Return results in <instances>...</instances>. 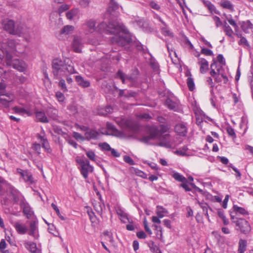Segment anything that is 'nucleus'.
Wrapping results in <instances>:
<instances>
[{"mask_svg":"<svg viewBox=\"0 0 253 253\" xmlns=\"http://www.w3.org/2000/svg\"><path fill=\"white\" fill-rule=\"evenodd\" d=\"M96 21L93 19L86 21L85 25L89 33L97 32L113 34L114 36L112 38V42L122 46L129 44L131 42V35L123 25L116 22H110L108 24L102 22L96 27Z\"/></svg>","mask_w":253,"mask_h":253,"instance_id":"1","label":"nucleus"},{"mask_svg":"<svg viewBox=\"0 0 253 253\" xmlns=\"http://www.w3.org/2000/svg\"><path fill=\"white\" fill-rule=\"evenodd\" d=\"M5 60L7 66H12L20 72H24L27 68V65L24 62L17 59H12L10 54H6Z\"/></svg>","mask_w":253,"mask_h":253,"instance_id":"2","label":"nucleus"},{"mask_svg":"<svg viewBox=\"0 0 253 253\" xmlns=\"http://www.w3.org/2000/svg\"><path fill=\"white\" fill-rule=\"evenodd\" d=\"M231 218L235 223L237 229H239L241 232L247 234L251 230V227L248 222L243 218H237L233 215H231Z\"/></svg>","mask_w":253,"mask_h":253,"instance_id":"3","label":"nucleus"},{"mask_svg":"<svg viewBox=\"0 0 253 253\" xmlns=\"http://www.w3.org/2000/svg\"><path fill=\"white\" fill-rule=\"evenodd\" d=\"M77 162L81 166V172L83 177L85 179L87 178L88 177V173L93 171V167L90 165L89 161L87 159H78Z\"/></svg>","mask_w":253,"mask_h":253,"instance_id":"4","label":"nucleus"},{"mask_svg":"<svg viewBox=\"0 0 253 253\" xmlns=\"http://www.w3.org/2000/svg\"><path fill=\"white\" fill-rule=\"evenodd\" d=\"M64 64V62L60 59L56 58L53 60L52 67L53 75L55 77L57 78L64 75V73H62Z\"/></svg>","mask_w":253,"mask_h":253,"instance_id":"5","label":"nucleus"},{"mask_svg":"<svg viewBox=\"0 0 253 253\" xmlns=\"http://www.w3.org/2000/svg\"><path fill=\"white\" fill-rule=\"evenodd\" d=\"M116 122L122 128L134 130L137 127V124L130 119L117 118Z\"/></svg>","mask_w":253,"mask_h":253,"instance_id":"6","label":"nucleus"},{"mask_svg":"<svg viewBox=\"0 0 253 253\" xmlns=\"http://www.w3.org/2000/svg\"><path fill=\"white\" fill-rule=\"evenodd\" d=\"M0 95L5 96L7 97V98H5L3 97H0V104L5 108L9 107L10 103L13 101L14 100V96L11 93H4L2 91H0Z\"/></svg>","mask_w":253,"mask_h":253,"instance_id":"7","label":"nucleus"},{"mask_svg":"<svg viewBox=\"0 0 253 253\" xmlns=\"http://www.w3.org/2000/svg\"><path fill=\"white\" fill-rule=\"evenodd\" d=\"M17 172L20 174L25 182L32 184L34 182L32 174L28 170H24L21 169H17Z\"/></svg>","mask_w":253,"mask_h":253,"instance_id":"8","label":"nucleus"},{"mask_svg":"<svg viewBox=\"0 0 253 253\" xmlns=\"http://www.w3.org/2000/svg\"><path fill=\"white\" fill-rule=\"evenodd\" d=\"M85 140H90L91 139L96 140L98 139L101 134L97 130L93 129H88L84 133Z\"/></svg>","mask_w":253,"mask_h":253,"instance_id":"9","label":"nucleus"},{"mask_svg":"<svg viewBox=\"0 0 253 253\" xmlns=\"http://www.w3.org/2000/svg\"><path fill=\"white\" fill-rule=\"evenodd\" d=\"M224 65L218 63L216 61H213L211 65L210 74L211 76H215L216 74L225 71L223 66Z\"/></svg>","mask_w":253,"mask_h":253,"instance_id":"10","label":"nucleus"},{"mask_svg":"<svg viewBox=\"0 0 253 253\" xmlns=\"http://www.w3.org/2000/svg\"><path fill=\"white\" fill-rule=\"evenodd\" d=\"M83 43L82 39L79 36H75L72 43V48L74 51L81 52Z\"/></svg>","mask_w":253,"mask_h":253,"instance_id":"11","label":"nucleus"},{"mask_svg":"<svg viewBox=\"0 0 253 253\" xmlns=\"http://www.w3.org/2000/svg\"><path fill=\"white\" fill-rule=\"evenodd\" d=\"M159 131L156 127H153L150 131L149 136H144L141 139V141L145 143H148L151 139H155L158 137Z\"/></svg>","mask_w":253,"mask_h":253,"instance_id":"12","label":"nucleus"},{"mask_svg":"<svg viewBox=\"0 0 253 253\" xmlns=\"http://www.w3.org/2000/svg\"><path fill=\"white\" fill-rule=\"evenodd\" d=\"M160 141L158 144L159 146H163L166 148H170L171 144L169 140V134H165L162 137L158 135V137L157 138Z\"/></svg>","mask_w":253,"mask_h":253,"instance_id":"13","label":"nucleus"},{"mask_svg":"<svg viewBox=\"0 0 253 253\" xmlns=\"http://www.w3.org/2000/svg\"><path fill=\"white\" fill-rule=\"evenodd\" d=\"M175 131L178 135L184 136H185L187 132V128L185 124L183 123H179L175 126Z\"/></svg>","mask_w":253,"mask_h":253,"instance_id":"14","label":"nucleus"},{"mask_svg":"<svg viewBox=\"0 0 253 253\" xmlns=\"http://www.w3.org/2000/svg\"><path fill=\"white\" fill-rule=\"evenodd\" d=\"M214 78L215 82L218 83L227 84L228 79L226 76L225 71L216 74L215 76H211Z\"/></svg>","mask_w":253,"mask_h":253,"instance_id":"15","label":"nucleus"},{"mask_svg":"<svg viewBox=\"0 0 253 253\" xmlns=\"http://www.w3.org/2000/svg\"><path fill=\"white\" fill-rule=\"evenodd\" d=\"M14 227L17 232L19 234H25L28 231V228L26 225L20 221L16 222L14 224Z\"/></svg>","mask_w":253,"mask_h":253,"instance_id":"16","label":"nucleus"},{"mask_svg":"<svg viewBox=\"0 0 253 253\" xmlns=\"http://www.w3.org/2000/svg\"><path fill=\"white\" fill-rule=\"evenodd\" d=\"M3 25L4 29L7 31L9 34L15 33L14 32V28L15 24L12 20H5L3 22Z\"/></svg>","mask_w":253,"mask_h":253,"instance_id":"17","label":"nucleus"},{"mask_svg":"<svg viewBox=\"0 0 253 253\" xmlns=\"http://www.w3.org/2000/svg\"><path fill=\"white\" fill-rule=\"evenodd\" d=\"M24 246L25 248L32 253H40V251L37 249L35 243L29 241H24Z\"/></svg>","mask_w":253,"mask_h":253,"instance_id":"18","label":"nucleus"},{"mask_svg":"<svg viewBox=\"0 0 253 253\" xmlns=\"http://www.w3.org/2000/svg\"><path fill=\"white\" fill-rule=\"evenodd\" d=\"M119 7V4L115 0H110L107 12L111 15H116V10Z\"/></svg>","mask_w":253,"mask_h":253,"instance_id":"19","label":"nucleus"},{"mask_svg":"<svg viewBox=\"0 0 253 253\" xmlns=\"http://www.w3.org/2000/svg\"><path fill=\"white\" fill-rule=\"evenodd\" d=\"M38 221L36 218L30 222V230L28 234L30 236L35 237L36 233L38 230Z\"/></svg>","mask_w":253,"mask_h":253,"instance_id":"20","label":"nucleus"},{"mask_svg":"<svg viewBox=\"0 0 253 253\" xmlns=\"http://www.w3.org/2000/svg\"><path fill=\"white\" fill-rule=\"evenodd\" d=\"M198 63L200 66L201 73H205L209 69V62L205 58H199Z\"/></svg>","mask_w":253,"mask_h":253,"instance_id":"21","label":"nucleus"},{"mask_svg":"<svg viewBox=\"0 0 253 253\" xmlns=\"http://www.w3.org/2000/svg\"><path fill=\"white\" fill-rule=\"evenodd\" d=\"M23 210L24 213L26 215L27 218H36L34 215V211L28 204H24L23 205Z\"/></svg>","mask_w":253,"mask_h":253,"instance_id":"22","label":"nucleus"},{"mask_svg":"<svg viewBox=\"0 0 253 253\" xmlns=\"http://www.w3.org/2000/svg\"><path fill=\"white\" fill-rule=\"evenodd\" d=\"M7 43V47H5V50L7 53L9 54V52H14L16 51V42L13 40H8Z\"/></svg>","mask_w":253,"mask_h":253,"instance_id":"23","label":"nucleus"},{"mask_svg":"<svg viewBox=\"0 0 253 253\" xmlns=\"http://www.w3.org/2000/svg\"><path fill=\"white\" fill-rule=\"evenodd\" d=\"M75 79L79 85L83 87H87L90 86L89 82L84 80L81 76H76Z\"/></svg>","mask_w":253,"mask_h":253,"instance_id":"24","label":"nucleus"},{"mask_svg":"<svg viewBox=\"0 0 253 253\" xmlns=\"http://www.w3.org/2000/svg\"><path fill=\"white\" fill-rule=\"evenodd\" d=\"M37 120L42 123H47L49 122V119L43 111H38L36 113Z\"/></svg>","mask_w":253,"mask_h":253,"instance_id":"25","label":"nucleus"},{"mask_svg":"<svg viewBox=\"0 0 253 253\" xmlns=\"http://www.w3.org/2000/svg\"><path fill=\"white\" fill-rule=\"evenodd\" d=\"M116 77L120 78L123 84L126 83V80H128L130 82H133V79L131 77L125 74L122 71L119 70L117 73Z\"/></svg>","mask_w":253,"mask_h":253,"instance_id":"26","label":"nucleus"},{"mask_svg":"<svg viewBox=\"0 0 253 253\" xmlns=\"http://www.w3.org/2000/svg\"><path fill=\"white\" fill-rule=\"evenodd\" d=\"M46 114L49 118L56 120L58 117V111L55 108H49L46 111Z\"/></svg>","mask_w":253,"mask_h":253,"instance_id":"27","label":"nucleus"},{"mask_svg":"<svg viewBox=\"0 0 253 253\" xmlns=\"http://www.w3.org/2000/svg\"><path fill=\"white\" fill-rule=\"evenodd\" d=\"M38 138L40 139L41 142L42 143V147L47 152L50 153L51 152V150L46 138L42 135H39Z\"/></svg>","mask_w":253,"mask_h":253,"instance_id":"28","label":"nucleus"},{"mask_svg":"<svg viewBox=\"0 0 253 253\" xmlns=\"http://www.w3.org/2000/svg\"><path fill=\"white\" fill-rule=\"evenodd\" d=\"M186 76L188 77L187 79V86L190 91H193L195 89L193 78L192 77V75L190 72L186 73Z\"/></svg>","mask_w":253,"mask_h":253,"instance_id":"29","label":"nucleus"},{"mask_svg":"<svg viewBox=\"0 0 253 253\" xmlns=\"http://www.w3.org/2000/svg\"><path fill=\"white\" fill-rule=\"evenodd\" d=\"M219 4L223 8L228 9L230 11L234 10L233 5L228 0H221Z\"/></svg>","mask_w":253,"mask_h":253,"instance_id":"30","label":"nucleus"},{"mask_svg":"<svg viewBox=\"0 0 253 253\" xmlns=\"http://www.w3.org/2000/svg\"><path fill=\"white\" fill-rule=\"evenodd\" d=\"M75 28L71 25L64 26L60 31V35H69L73 33Z\"/></svg>","mask_w":253,"mask_h":253,"instance_id":"31","label":"nucleus"},{"mask_svg":"<svg viewBox=\"0 0 253 253\" xmlns=\"http://www.w3.org/2000/svg\"><path fill=\"white\" fill-rule=\"evenodd\" d=\"M94 210L99 214L102 212L103 209L104 208V204L101 201H95L93 203Z\"/></svg>","mask_w":253,"mask_h":253,"instance_id":"32","label":"nucleus"},{"mask_svg":"<svg viewBox=\"0 0 253 253\" xmlns=\"http://www.w3.org/2000/svg\"><path fill=\"white\" fill-rule=\"evenodd\" d=\"M65 72L70 74H73L76 73L74 67L71 64H64L62 73Z\"/></svg>","mask_w":253,"mask_h":253,"instance_id":"33","label":"nucleus"},{"mask_svg":"<svg viewBox=\"0 0 253 253\" xmlns=\"http://www.w3.org/2000/svg\"><path fill=\"white\" fill-rule=\"evenodd\" d=\"M156 213L159 217L162 218L166 215V214L168 213V212L167 210L163 207L158 206L156 209Z\"/></svg>","mask_w":253,"mask_h":253,"instance_id":"34","label":"nucleus"},{"mask_svg":"<svg viewBox=\"0 0 253 253\" xmlns=\"http://www.w3.org/2000/svg\"><path fill=\"white\" fill-rule=\"evenodd\" d=\"M79 12L78 8H74L66 13V17L69 20H72L74 17L76 16Z\"/></svg>","mask_w":253,"mask_h":253,"instance_id":"35","label":"nucleus"},{"mask_svg":"<svg viewBox=\"0 0 253 253\" xmlns=\"http://www.w3.org/2000/svg\"><path fill=\"white\" fill-rule=\"evenodd\" d=\"M172 177L178 181L181 182L182 183H187V179L178 172H174L172 174Z\"/></svg>","mask_w":253,"mask_h":253,"instance_id":"36","label":"nucleus"},{"mask_svg":"<svg viewBox=\"0 0 253 253\" xmlns=\"http://www.w3.org/2000/svg\"><path fill=\"white\" fill-rule=\"evenodd\" d=\"M246 241L241 239L239 242L238 253H244L246 250Z\"/></svg>","mask_w":253,"mask_h":253,"instance_id":"37","label":"nucleus"},{"mask_svg":"<svg viewBox=\"0 0 253 253\" xmlns=\"http://www.w3.org/2000/svg\"><path fill=\"white\" fill-rule=\"evenodd\" d=\"M14 32L15 33H12V35L20 36L23 33V27L22 25L19 24L15 25Z\"/></svg>","mask_w":253,"mask_h":253,"instance_id":"38","label":"nucleus"},{"mask_svg":"<svg viewBox=\"0 0 253 253\" xmlns=\"http://www.w3.org/2000/svg\"><path fill=\"white\" fill-rule=\"evenodd\" d=\"M166 105L170 109L175 110L177 108L176 103L172 101L170 99L168 98L165 102Z\"/></svg>","mask_w":253,"mask_h":253,"instance_id":"39","label":"nucleus"},{"mask_svg":"<svg viewBox=\"0 0 253 253\" xmlns=\"http://www.w3.org/2000/svg\"><path fill=\"white\" fill-rule=\"evenodd\" d=\"M131 169L133 170V171L138 176H140L143 178L147 179V174L144 173L143 171H141V170H139L137 169L134 168L133 167L131 168Z\"/></svg>","mask_w":253,"mask_h":253,"instance_id":"40","label":"nucleus"},{"mask_svg":"<svg viewBox=\"0 0 253 253\" xmlns=\"http://www.w3.org/2000/svg\"><path fill=\"white\" fill-rule=\"evenodd\" d=\"M233 209L235 211L239 212L242 215H247L249 214L248 212L244 208L239 207L237 205H234Z\"/></svg>","mask_w":253,"mask_h":253,"instance_id":"41","label":"nucleus"},{"mask_svg":"<svg viewBox=\"0 0 253 253\" xmlns=\"http://www.w3.org/2000/svg\"><path fill=\"white\" fill-rule=\"evenodd\" d=\"M85 154L87 158L91 161L95 162L96 161V155L92 150H85Z\"/></svg>","mask_w":253,"mask_h":253,"instance_id":"42","label":"nucleus"},{"mask_svg":"<svg viewBox=\"0 0 253 253\" xmlns=\"http://www.w3.org/2000/svg\"><path fill=\"white\" fill-rule=\"evenodd\" d=\"M113 111V108L111 106H107L104 109H102L99 110V114L101 115H106L108 113H111Z\"/></svg>","mask_w":253,"mask_h":253,"instance_id":"43","label":"nucleus"},{"mask_svg":"<svg viewBox=\"0 0 253 253\" xmlns=\"http://www.w3.org/2000/svg\"><path fill=\"white\" fill-rule=\"evenodd\" d=\"M12 110L16 113H24L27 114L28 116L31 115V113L28 111L23 108L15 106L12 108Z\"/></svg>","mask_w":253,"mask_h":253,"instance_id":"44","label":"nucleus"},{"mask_svg":"<svg viewBox=\"0 0 253 253\" xmlns=\"http://www.w3.org/2000/svg\"><path fill=\"white\" fill-rule=\"evenodd\" d=\"M224 31L226 35L229 37H232L233 34V31L229 25H224Z\"/></svg>","mask_w":253,"mask_h":253,"instance_id":"45","label":"nucleus"},{"mask_svg":"<svg viewBox=\"0 0 253 253\" xmlns=\"http://www.w3.org/2000/svg\"><path fill=\"white\" fill-rule=\"evenodd\" d=\"M225 18L227 20L229 23L232 25V26L236 28L238 27V26L235 22V21L232 19L231 15H229V16H227L226 14H224Z\"/></svg>","mask_w":253,"mask_h":253,"instance_id":"46","label":"nucleus"},{"mask_svg":"<svg viewBox=\"0 0 253 253\" xmlns=\"http://www.w3.org/2000/svg\"><path fill=\"white\" fill-rule=\"evenodd\" d=\"M98 145L99 147L101 148V149L102 150L109 151H110V150H111L112 148L109 145V144L106 142L100 143Z\"/></svg>","mask_w":253,"mask_h":253,"instance_id":"47","label":"nucleus"},{"mask_svg":"<svg viewBox=\"0 0 253 253\" xmlns=\"http://www.w3.org/2000/svg\"><path fill=\"white\" fill-rule=\"evenodd\" d=\"M89 0H79L78 3L81 7L83 8H86L89 6L90 4Z\"/></svg>","mask_w":253,"mask_h":253,"instance_id":"48","label":"nucleus"},{"mask_svg":"<svg viewBox=\"0 0 253 253\" xmlns=\"http://www.w3.org/2000/svg\"><path fill=\"white\" fill-rule=\"evenodd\" d=\"M59 87L63 92H67L68 89L66 85L65 81L63 79H61L58 84Z\"/></svg>","mask_w":253,"mask_h":253,"instance_id":"49","label":"nucleus"},{"mask_svg":"<svg viewBox=\"0 0 253 253\" xmlns=\"http://www.w3.org/2000/svg\"><path fill=\"white\" fill-rule=\"evenodd\" d=\"M226 131L228 135L233 139L236 137L234 129L231 126H227L226 128Z\"/></svg>","mask_w":253,"mask_h":253,"instance_id":"50","label":"nucleus"},{"mask_svg":"<svg viewBox=\"0 0 253 253\" xmlns=\"http://www.w3.org/2000/svg\"><path fill=\"white\" fill-rule=\"evenodd\" d=\"M70 8V6L67 4L61 5L58 9V12L59 14L67 10Z\"/></svg>","mask_w":253,"mask_h":253,"instance_id":"51","label":"nucleus"},{"mask_svg":"<svg viewBox=\"0 0 253 253\" xmlns=\"http://www.w3.org/2000/svg\"><path fill=\"white\" fill-rule=\"evenodd\" d=\"M73 136L76 139V140H80L81 141H84L85 140V135L83 136L81 134H80L78 132H74L73 133Z\"/></svg>","mask_w":253,"mask_h":253,"instance_id":"52","label":"nucleus"},{"mask_svg":"<svg viewBox=\"0 0 253 253\" xmlns=\"http://www.w3.org/2000/svg\"><path fill=\"white\" fill-rule=\"evenodd\" d=\"M123 159L126 163H127L129 165H135L134 161L129 156L127 155L124 156Z\"/></svg>","mask_w":253,"mask_h":253,"instance_id":"53","label":"nucleus"},{"mask_svg":"<svg viewBox=\"0 0 253 253\" xmlns=\"http://www.w3.org/2000/svg\"><path fill=\"white\" fill-rule=\"evenodd\" d=\"M56 97L58 101L60 102H63L65 99V96L64 94L60 91H57L56 93Z\"/></svg>","mask_w":253,"mask_h":253,"instance_id":"54","label":"nucleus"},{"mask_svg":"<svg viewBox=\"0 0 253 253\" xmlns=\"http://www.w3.org/2000/svg\"><path fill=\"white\" fill-rule=\"evenodd\" d=\"M212 19L213 21L215 22V26L217 28L222 25V23L219 17L216 16H213L212 17Z\"/></svg>","mask_w":253,"mask_h":253,"instance_id":"55","label":"nucleus"},{"mask_svg":"<svg viewBox=\"0 0 253 253\" xmlns=\"http://www.w3.org/2000/svg\"><path fill=\"white\" fill-rule=\"evenodd\" d=\"M201 53L207 56L213 55V52L211 50L206 48H203L201 49Z\"/></svg>","mask_w":253,"mask_h":253,"instance_id":"56","label":"nucleus"},{"mask_svg":"<svg viewBox=\"0 0 253 253\" xmlns=\"http://www.w3.org/2000/svg\"><path fill=\"white\" fill-rule=\"evenodd\" d=\"M169 129V127L168 126L162 125L160 126V130H158V131L159 133L160 132L161 134H163L168 131Z\"/></svg>","mask_w":253,"mask_h":253,"instance_id":"57","label":"nucleus"},{"mask_svg":"<svg viewBox=\"0 0 253 253\" xmlns=\"http://www.w3.org/2000/svg\"><path fill=\"white\" fill-rule=\"evenodd\" d=\"M136 95L135 92L131 90H126V94L124 95V97L126 98H129L131 97H135Z\"/></svg>","mask_w":253,"mask_h":253,"instance_id":"58","label":"nucleus"},{"mask_svg":"<svg viewBox=\"0 0 253 253\" xmlns=\"http://www.w3.org/2000/svg\"><path fill=\"white\" fill-rule=\"evenodd\" d=\"M218 63H219L222 65H225V61L224 59V57L222 54H219L217 56V61Z\"/></svg>","mask_w":253,"mask_h":253,"instance_id":"59","label":"nucleus"},{"mask_svg":"<svg viewBox=\"0 0 253 253\" xmlns=\"http://www.w3.org/2000/svg\"><path fill=\"white\" fill-rule=\"evenodd\" d=\"M239 44L249 46V44L247 40V39L245 37H241L240 41L239 42Z\"/></svg>","mask_w":253,"mask_h":253,"instance_id":"60","label":"nucleus"},{"mask_svg":"<svg viewBox=\"0 0 253 253\" xmlns=\"http://www.w3.org/2000/svg\"><path fill=\"white\" fill-rule=\"evenodd\" d=\"M148 246L149 247L150 250L154 252L156 251L157 246L155 245L154 242L153 241H150L148 243Z\"/></svg>","mask_w":253,"mask_h":253,"instance_id":"61","label":"nucleus"},{"mask_svg":"<svg viewBox=\"0 0 253 253\" xmlns=\"http://www.w3.org/2000/svg\"><path fill=\"white\" fill-rule=\"evenodd\" d=\"M208 8L211 12H214L215 14H220V12L216 9L213 4L211 3Z\"/></svg>","mask_w":253,"mask_h":253,"instance_id":"62","label":"nucleus"},{"mask_svg":"<svg viewBox=\"0 0 253 253\" xmlns=\"http://www.w3.org/2000/svg\"><path fill=\"white\" fill-rule=\"evenodd\" d=\"M150 6L152 8H153L157 10H159V9L160 8V6H159V5L154 1H152L150 2Z\"/></svg>","mask_w":253,"mask_h":253,"instance_id":"63","label":"nucleus"},{"mask_svg":"<svg viewBox=\"0 0 253 253\" xmlns=\"http://www.w3.org/2000/svg\"><path fill=\"white\" fill-rule=\"evenodd\" d=\"M136 236L139 239H145L147 237L146 234L143 231L138 232L136 233Z\"/></svg>","mask_w":253,"mask_h":253,"instance_id":"64","label":"nucleus"}]
</instances>
